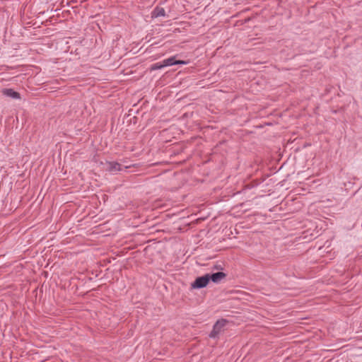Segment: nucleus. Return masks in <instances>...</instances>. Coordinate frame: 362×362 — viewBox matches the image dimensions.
<instances>
[{
    "mask_svg": "<svg viewBox=\"0 0 362 362\" xmlns=\"http://www.w3.org/2000/svg\"><path fill=\"white\" fill-rule=\"evenodd\" d=\"M228 321L224 319L218 320L214 325L213 329L209 334L211 338H216L223 332V327L226 325Z\"/></svg>",
    "mask_w": 362,
    "mask_h": 362,
    "instance_id": "obj_1",
    "label": "nucleus"
},
{
    "mask_svg": "<svg viewBox=\"0 0 362 362\" xmlns=\"http://www.w3.org/2000/svg\"><path fill=\"white\" fill-rule=\"evenodd\" d=\"M209 282V276H208L207 274L197 277L194 281L192 284L191 286L192 288H202L207 286Z\"/></svg>",
    "mask_w": 362,
    "mask_h": 362,
    "instance_id": "obj_2",
    "label": "nucleus"
},
{
    "mask_svg": "<svg viewBox=\"0 0 362 362\" xmlns=\"http://www.w3.org/2000/svg\"><path fill=\"white\" fill-rule=\"evenodd\" d=\"M207 275L209 276V281L211 280L215 284H218L226 276V274L222 272H216L212 274H207Z\"/></svg>",
    "mask_w": 362,
    "mask_h": 362,
    "instance_id": "obj_3",
    "label": "nucleus"
},
{
    "mask_svg": "<svg viewBox=\"0 0 362 362\" xmlns=\"http://www.w3.org/2000/svg\"><path fill=\"white\" fill-rule=\"evenodd\" d=\"M107 170L109 172H110L111 173H116L117 172L121 171L123 170V168L121 165V164H119L117 162H115V161L108 162L107 163Z\"/></svg>",
    "mask_w": 362,
    "mask_h": 362,
    "instance_id": "obj_4",
    "label": "nucleus"
},
{
    "mask_svg": "<svg viewBox=\"0 0 362 362\" xmlns=\"http://www.w3.org/2000/svg\"><path fill=\"white\" fill-rule=\"evenodd\" d=\"M163 62L165 67L177 64H187V62L185 61L176 60L175 57H170L168 59H165L163 60Z\"/></svg>",
    "mask_w": 362,
    "mask_h": 362,
    "instance_id": "obj_5",
    "label": "nucleus"
},
{
    "mask_svg": "<svg viewBox=\"0 0 362 362\" xmlns=\"http://www.w3.org/2000/svg\"><path fill=\"white\" fill-rule=\"evenodd\" d=\"M152 18H158V17H165L166 16V13L164 8L160 6H156L152 11L151 13Z\"/></svg>",
    "mask_w": 362,
    "mask_h": 362,
    "instance_id": "obj_6",
    "label": "nucleus"
},
{
    "mask_svg": "<svg viewBox=\"0 0 362 362\" xmlns=\"http://www.w3.org/2000/svg\"><path fill=\"white\" fill-rule=\"evenodd\" d=\"M3 94L7 97L13 98V99H20L21 95L20 93L13 90L11 88H5L3 90Z\"/></svg>",
    "mask_w": 362,
    "mask_h": 362,
    "instance_id": "obj_7",
    "label": "nucleus"
},
{
    "mask_svg": "<svg viewBox=\"0 0 362 362\" xmlns=\"http://www.w3.org/2000/svg\"><path fill=\"white\" fill-rule=\"evenodd\" d=\"M164 67H165V66H164V63L162 61V62H157V63L152 64L151 66V71L158 70V69H163Z\"/></svg>",
    "mask_w": 362,
    "mask_h": 362,
    "instance_id": "obj_8",
    "label": "nucleus"
}]
</instances>
